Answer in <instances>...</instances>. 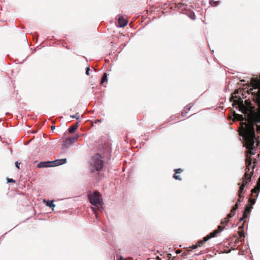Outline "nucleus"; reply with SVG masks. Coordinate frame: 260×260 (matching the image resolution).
Returning a JSON list of instances; mask_svg holds the SVG:
<instances>
[{
    "label": "nucleus",
    "mask_w": 260,
    "mask_h": 260,
    "mask_svg": "<svg viewBox=\"0 0 260 260\" xmlns=\"http://www.w3.org/2000/svg\"><path fill=\"white\" fill-rule=\"evenodd\" d=\"M107 81V73H104L101 81V84H103L105 82Z\"/></svg>",
    "instance_id": "nucleus-18"
},
{
    "label": "nucleus",
    "mask_w": 260,
    "mask_h": 260,
    "mask_svg": "<svg viewBox=\"0 0 260 260\" xmlns=\"http://www.w3.org/2000/svg\"><path fill=\"white\" fill-rule=\"evenodd\" d=\"M88 198L91 204L96 206L99 210L103 209V199L102 194L98 191H94L93 193L89 192L88 193Z\"/></svg>",
    "instance_id": "nucleus-4"
},
{
    "label": "nucleus",
    "mask_w": 260,
    "mask_h": 260,
    "mask_svg": "<svg viewBox=\"0 0 260 260\" xmlns=\"http://www.w3.org/2000/svg\"><path fill=\"white\" fill-rule=\"evenodd\" d=\"M243 98V90L237 89L232 94L230 101L233 103L234 108L235 107L236 109H238L240 112L244 114H247L248 112L253 107L251 106L249 99L246 100L245 103L244 104Z\"/></svg>",
    "instance_id": "nucleus-2"
},
{
    "label": "nucleus",
    "mask_w": 260,
    "mask_h": 260,
    "mask_svg": "<svg viewBox=\"0 0 260 260\" xmlns=\"http://www.w3.org/2000/svg\"><path fill=\"white\" fill-rule=\"evenodd\" d=\"M227 218H228V217H225V218H224V223H226V224H227V223H228V219H227Z\"/></svg>",
    "instance_id": "nucleus-30"
},
{
    "label": "nucleus",
    "mask_w": 260,
    "mask_h": 260,
    "mask_svg": "<svg viewBox=\"0 0 260 260\" xmlns=\"http://www.w3.org/2000/svg\"><path fill=\"white\" fill-rule=\"evenodd\" d=\"M192 106V105L189 104L184 107V110L181 114L182 117L185 116L186 114L188 112V111H189L190 109Z\"/></svg>",
    "instance_id": "nucleus-13"
},
{
    "label": "nucleus",
    "mask_w": 260,
    "mask_h": 260,
    "mask_svg": "<svg viewBox=\"0 0 260 260\" xmlns=\"http://www.w3.org/2000/svg\"><path fill=\"white\" fill-rule=\"evenodd\" d=\"M239 241V240L238 239V238H237L236 240H235V243H237Z\"/></svg>",
    "instance_id": "nucleus-33"
},
{
    "label": "nucleus",
    "mask_w": 260,
    "mask_h": 260,
    "mask_svg": "<svg viewBox=\"0 0 260 260\" xmlns=\"http://www.w3.org/2000/svg\"><path fill=\"white\" fill-rule=\"evenodd\" d=\"M233 114L234 118L236 120L240 121H243L245 119L242 115L236 113L235 111H233Z\"/></svg>",
    "instance_id": "nucleus-12"
},
{
    "label": "nucleus",
    "mask_w": 260,
    "mask_h": 260,
    "mask_svg": "<svg viewBox=\"0 0 260 260\" xmlns=\"http://www.w3.org/2000/svg\"><path fill=\"white\" fill-rule=\"evenodd\" d=\"M183 170L181 169H177L175 170V173H180Z\"/></svg>",
    "instance_id": "nucleus-23"
},
{
    "label": "nucleus",
    "mask_w": 260,
    "mask_h": 260,
    "mask_svg": "<svg viewBox=\"0 0 260 260\" xmlns=\"http://www.w3.org/2000/svg\"><path fill=\"white\" fill-rule=\"evenodd\" d=\"M231 251V250L230 249H229V251H228V252L230 253Z\"/></svg>",
    "instance_id": "nucleus-36"
},
{
    "label": "nucleus",
    "mask_w": 260,
    "mask_h": 260,
    "mask_svg": "<svg viewBox=\"0 0 260 260\" xmlns=\"http://www.w3.org/2000/svg\"><path fill=\"white\" fill-rule=\"evenodd\" d=\"M252 208V207L249 205H247L246 206L245 209L243 212V216L240 219V221L244 220L246 218L248 217Z\"/></svg>",
    "instance_id": "nucleus-10"
},
{
    "label": "nucleus",
    "mask_w": 260,
    "mask_h": 260,
    "mask_svg": "<svg viewBox=\"0 0 260 260\" xmlns=\"http://www.w3.org/2000/svg\"><path fill=\"white\" fill-rule=\"evenodd\" d=\"M247 158L246 160V171L245 173V174L242 178L243 179V182L241 185H244L245 187H246L247 184L248 182H250L251 180V175L253 173V170L254 167H255V164L256 162V160L255 159L253 163L254 165H253L252 166V159L250 157H248V155H247Z\"/></svg>",
    "instance_id": "nucleus-3"
},
{
    "label": "nucleus",
    "mask_w": 260,
    "mask_h": 260,
    "mask_svg": "<svg viewBox=\"0 0 260 260\" xmlns=\"http://www.w3.org/2000/svg\"><path fill=\"white\" fill-rule=\"evenodd\" d=\"M219 3V1L215 0H209V4L212 7H216L218 5Z\"/></svg>",
    "instance_id": "nucleus-17"
},
{
    "label": "nucleus",
    "mask_w": 260,
    "mask_h": 260,
    "mask_svg": "<svg viewBox=\"0 0 260 260\" xmlns=\"http://www.w3.org/2000/svg\"><path fill=\"white\" fill-rule=\"evenodd\" d=\"M67 162L66 158L56 159L54 161H41L38 164V167L39 168L53 167L65 164Z\"/></svg>",
    "instance_id": "nucleus-6"
},
{
    "label": "nucleus",
    "mask_w": 260,
    "mask_h": 260,
    "mask_svg": "<svg viewBox=\"0 0 260 260\" xmlns=\"http://www.w3.org/2000/svg\"><path fill=\"white\" fill-rule=\"evenodd\" d=\"M190 18L192 19V20H194L196 19V16L194 15V14H193L192 15H191L190 16Z\"/></svg>",
    "instance_id": "nucleus-29"
},
{
    "label": "nucleus",
    "mask_w": 260,
    "mask_h": 260,
    "mask_svg": "<svg viewBox=\"0 0 260 260\" xmlns=\"http://www.w3.org/2000/svg\"><path fill=\"white\" fill-rule=\"evenodd\" d=\"M78 137V135H76L73 137H68L63 142L64 146L66 147H70L72 144L77 141Z\"/></svg>",
    "instance_id": "nucleus-9"
},
{
    "label": "nucleus",
    "mask_w": 260,
    "mask_h": 260,
    "mask_svg": "<svg viewBox=\"0 0 260 260\" xmlns=\"http://www.w3.org/2000/svg\"><path fill=\"white\" fill-rule=\"evenodd\" d=\"M255 200L256 199L255 198H253V199H249V202L250 203V206H252L253 205H254L255 203Z\"/></svg>",
    "instance_id": "nucleus-19"
},
{
    "label": "nucleus",
    "mask_w": 260,
    "mask_h": 260,
    "mask_svg": "<svg viewBox=\"0 0 260 260\" xmlns=\"http://www.w3.org/2000/svg\"><path fill=\"white\" fill-rule=\"evenodd\" d=\"M260 190V184H257V185L251 190V195L252 196L254 193H257Z\"/></svg>",
    "instance_id": "nucleus-15"
},
{
    "label": "nucleus",
    "mask_w": 260,
    "mask_h": 260,
    "mask_svg": "<svg viewBox=\"0 0 260 260\" xmlns=\"http://www.w3.org/2000/svg\"><path fill=\"white\" fill-rule=\"evenodd\" d=\"M173 178L177 180H181V179L180 178V176L179 175H177L176 174H174L173 175Z\"/></svg>",
    "instance_id": "nucleus-22"
},
{
    "label": "nucleus",
    "mask_w": 260,
    "mask_h": 260,
    "mask_svg": "<svg viewBox=\"0 0 260 260\" xmlns=\"http://www.w3.org/2000/svg\"><path fill=\"white\" fill-rule=\"evenodd\" d=\"M44 202L46 203V205L49 207L51 208H54L55 206V205L53 203V201H45V200H44Z\"/></svg>",
    "instance_id": "nucleus-16"
},
{
    "label": "nucleus",
    "mask_w": 260,
    "mask_h": 260,
    "mask_svg": "<svg viewBox=\"0 0 260 260\" xmlns=\"http://www.w3.org/2000/svg\"><path fill=\"white\" fill-rule=\"evenodd\" d=\"M101 155L97 153L94 155L90 160L91 171L94 172L95 171H101L103 167V161L102 160Z\"/></svg>",
    "instance_id": "nucleus-5"
},
{
    "label": "nucleus",
    "mask_w": 260,
    "mask_h": 260,
    "mask_svg": "<svg viewBox=\"0 0 260 260\" xmlns=\"http://www.w3.org/2000/svg\"><path fill=\"white\" fill-rule=\"evenodd\" d=\"M256 122H260V115L257 113H253V115L249 116L247 123L241 122V133L245 142L246 147L249 150V153L251 155L254 154L252 151L254 149L255 139L254 124Z\"/></svg>",
    "instance_id": "nucleus-1"
},
{
    "label": "nucleus",
    "mask_w": 260,
    "mask_h": 260,
    "mask_svg": "<svg viewBox=\"0 0 260 260\" xmlns=\"http://www.w3.org/2000/svg\"><path fill=\"white\" fill-rule=\"evenodd\" d=\"M239 238L240 239H242V238L243 239H244V233L243 231H239Z\"/></svg>",
    "instance_id": "nucleus-20"
},
{
    "label": "nucleus",
    "mask_w": 260,
    "mask_h": 260,
    "mask_svg": "<svg viewBox=\"0 0 260 260\" xmlns=\"http://www.w3.org/2000/svg\"><path fill=\"white\" fill-rule=\"evenodd\" d=\"M15 180H14L12 178H8L7 179V183H11V182H15Z\"/></svg>",
    "instance_id": "nucleus-24"
},
{
    "label": "nucleus",
    "mask_w": 260,
    "mask_h": 260,
    "mask_svg": "<svg viewBox=\"0 0 260 260\" xmlns=\"http://www.w3.org/2000/svg\"><path fill=\"white\" fill-rule=\"evenodd\" d=\"M198 247V245L197 244H195V245H193L191 246V248L194 249H196Z\"/></svg>",
    "instance_id": "nucleus-27"
},
{
    "label": "nucleus",
    "mask_w": 260,
    "mask_h": 260,
    "mask_svg": "<svg viewBox=\"0 0 260 260\" xmlns=\"http://www.w3.org/2000/svg\"><path fill=\"white\" fill-rule=\"evenodd\" d=\"M78 125V122H77L76 124L73 125L71 126H70L68 129L69 132L71 134L74 133L75 130L77 128Z\"/></svg>",
    "instance_id": "nucleus-14"
},
{
    "label": "nucleus",
    "mask_w": 260,
    "mask_h": 260,
    "mask_svg": "<svg viewBox=\"0 0 260 260\" xmlns=\"http://www.w3.org/2000/svg\"><path fill=\"white\" fill-rule=\"evenodd\" d=\"M71 117L72 118H76L77 120L79 119V115H78V113H77L75 115H71Z\"/></svg>",
    "instance_id": "nucleus-21"
},
{
    "label": "nucleus",
    "mask_w": 260,
    "mask_h": 260,
    "mask_svg": "<svg viewBox=\"0 0 260 260\" xmlns=\"http://www.w3.org/2000/svg\"><path fill=\"white\" fill-rule=\"evenodd\" d=\"M19 165H20V164L18 162V161H16L15 162V166L16 167L18 168V169H19Z\"/></svg>",
    "instance_id": "nucleus-28"
},
{
    "label": "nucleus",
    "mask_w": 260,
    "mask_h": 260,
    "mask_svg": "<svg viewBox=\"0 0 260 260\" xmlns=\"http://www.w3.org/2000/svg\"><path fill=\"white\" fill-rule=\"evenodd\" d=\"M92 209L95 214V216L98 218V212L95 207H92Z\"/></svg>",
    "instance_id": "nucleus-25"
},
{
    "label": "nucleus",
    "mask_w": 260,
    "mask_h": 260,
    "mask_svg": "<svg viewBox=\"0 0 260 260\" xmlns=\"http://www.w3.org/2000/svg\"><path fill=\"white\" fill-rule=\"evenodd\" d=\"M55 126L54 125H52L51 126V130L52 131H53V130L55 129Z\"/></svg>",
    "instance_id": "nucleus-31"
},
{
    "label": "nucleus",
    "mask_w": 260,
    "mask_h": 260,
    "mask_svg": "<svg viewBox=\"0 0 260 260\" xmlns=\"http://www.w3.org/2000/svg\"><path fill=\"white\" fill-rule=\"evenodd\" d=\"M242 228H243V226H242H242H239V230H240V229H241H241H242Z\"/></svg>",
    "instance_id": "nucleus-34"
},
{
    "label": "nucleus",
    "mask_w": 260,
    "mask_h": 260,
    "mask_svg": "<svg viewBox=\"0 0 260 260\" xmlns=\"http://www.w3.org/2000/svg\"><path fill=\"white\" fill-rule=\"evenodd\" d=\"M245 187L244 185H240V189L238 191V194H239V198L238 201L235 205V206L233 207V208L231 210V213L229 214V218L234 216L235 215V211L237 210V209L238 208L239 206V203L241 202L240 199H243L244 196L242 195V193H244V188Z\"/></svg>",
    "instance_id": "nucleus-8"
},
{
    "label": "nucleus",
    "mask_w": 260,
    "mask_h": 260,
    "mask_svg": "<svg viewBox=\"0 0 260 260\" xmlns=\"http://www.w3.org/2000/svg\"><path fill=\"white\" fill-rule=\"evenodd\" d=\"M257 131H260V125H257Z\"/></svg>",
    "instance_id": "nucleus-32"
},
{
    "label": "nucleus",
    "mask_w": 260,
    "mask_h": 260,
    "mask_svg": "<svg viewBox=\"0 0 260 260\" xmlns=\"http://www.w3.org/2000/svg\"><path fill=\"white\" fill-rule=\"evenodd\" d=\"M224 227V226H222V225H218L217 229L215 230L213 232L210 233L208 235H207L206 236L204 237L202 240H199L198 242V245L201 246L203 243L208 241L210 239L216 237L218 233L222 231Z\"/></svg>",
    "instance_id": "nucleus-7"
},
{
    "label": "nucleus",
    "mask_w": 260,
    "mask_h": 260,
    "mask_svg": "<svg viewBox=\"0 0 260 260\" xmlns=\"http://www.w3.org/2000/svg\"><path fill=\"white\" fill-rule=\"evenodd\" d=\"M89 71H90V68H89V67H88L86 69V74L88 76L89 75V74H90Z\"/></svg>",
    "instance_id": "nucleus-26"
},
{
    "label": "nucleus",
    "mask_w": 260,
    "mask_h": 260,
    "mask_svg": "<svg viewBox=\"0 0 260 260\" xmlns=\"http://www.w3.org/2000/svg\"><path fill=\"white\" fill-rule=\"evenodd\" d=\"M127 24V21L122 16H119L118 18V26L120 27H124Z\"/></svg>",
    "instance_id": "nucleus-11"
},
{
    "label": "nucleus",
    "mask_w": 260,
    "mask_h": 260,
    "mask_svg": "<svg viewBox=\"0 0 260 260\" xmlns=\"http://www.w3.org/2000/svg\"><path fill=\"white\" fill-rule=\"evenodd\" d=\"M257 184H260V177L258 179V181L257 182Z\"/></svg>",
    "instance_id": "nucleus-35"
},
{
    "label": "nucleus",
    "mask_w": 260,
    "mask_h": 260,
    "mask_svg": "<svg viewBox=\"0 0 260 260\" xmlns=\"http://www.w3.org/2000/svg\"><path fill=\"white\" fill-rule=\"evenodd\" d=\"M257 196H258V194L257 193L256 195V197H257Z\"/></svg>",
    "instance_id": "nucleus-37"
}]
</instances>
